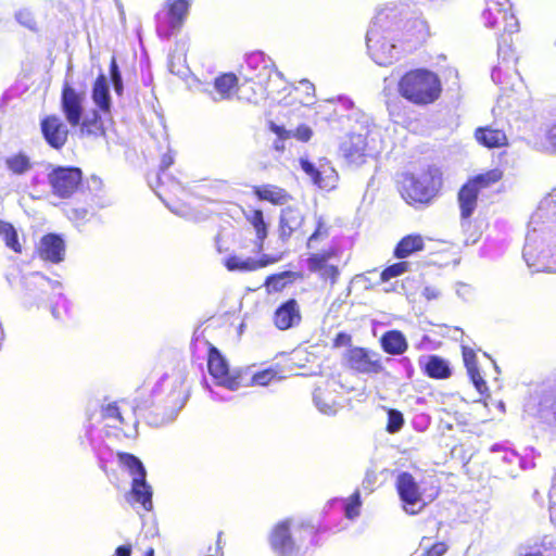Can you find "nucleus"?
Masks as SVG:
<instances>
[{"instance_id":"f257e3e1","label":"nucleus","mask_w":556,"mask_h":556,"mask_svg":"<svg viewBox=\"0 0 556 556\" xmlns=\"http://www.w3.org/2000/svg\"><path fill=\"white\" fill-rule=\"evenodd\" d=\"M522 255L535 271H556V218L545 220L541 212L532 214Z\"/></svg>"},{"instance_id":"f03ea898","label":"nucleus","mask_w":556,"mask_h":556,"mask_svg":"<svg viewBox=\"0 0 556 556\" xmlns=\"http://www.w3.org/2000/svg\"><path fill=\"white\" fill-rule=\"evenodd\" d=\"M397 92L408 103L425 108L440 100L443 93V84L439 74L431 70L410 68L400 77Z\"/></svg>"},{"instance_id":"7ed1b4c3","label":"nucleus","mask_w":556,"mask_h":556,"mask_svg":"<svg viewBox=\"0 0 556 556\" xmlns=\"http://www.w3.org/2000/svg\"><path fill=\"white\" fill-rule=\"evenodd\" d=\"M61 111L72 127H78L83 137L101 138L105 136L104 122L98 110H92L90 115L83 118L84 93L77 91L65 81L61 89Z\"/></svg>"},{"instance_id":"20e7f679","label":"nucleus","mask_w":556,"mask_h":556,"mask_svg":"<svg viewBox=\"0 0 556 556\" xmlns=\"http://www.w3.org/2000/svg\"><path fill=\"white\" fill-rule=\"evenodd\" d=\"M174 164L172 151L161 156L159 169L149 175V184L157 197L174 212L185 213L187 210L188 192L182 184L167 173Z\"/></svg>"},{"instance_id":"39448f33","label":"nucleus","mask_w":556,"mask_h":556,"mask_svg":"<svg viewBox=\"0 0 556 556\" xmlns=\"http://www.w3.org/2000/svg\"><path fill=\"white\" fill-rule=\"evenodd\" d=\"M442 184L441 170L428 167L419 176L405 174L399 191L404 201L412 206L428 205L439 194Z\"/></svg>"},{"instance_id":"423d86ee","label":"nucleus","mask_w":556,"mask_h":556,"mask_svg":"<svg viewBox=\"0 0 556 556\" xmlns=\"http://www.w3.org/2000/svg\"><path fill=\"white\" fill-rule=\"evenodd\" d=\"M503 172L492 168L473 175L459 187L456 201L462 222H469L479 206V201L484 192L501 181Z\"/></svg>"},{"instance_id":"0eeeda50","label":"nucleus","mask_w":556,"mask_h":556,"mask_svg":"<svg viewBox=\"0 0 556 556\" xmlns=\"http://www.w3.org/2000/svg\"><path fill=\"white\" fill-rule=\"evenodd\" d=\"M116 456L119 465L125 467L132 476L130 490L126 495L128 503L140 504L146 511H151L153 508V491L147 482V471L142 462L137 456L126 452H117Z\"/></svg>"},{"instance_id":"6e6552de","label":"nucleus","mask_w":556,"mask_h":556,"mask_svg":"<svg viewBox=\"0 0 556 556\" xmlns=\"http://www.w3.org/2000/svg\"><path fill=\"white\" fill-rule=\"evenodd\" d=\"M482 21L485 27L495 30L500 36L513 34L519 29V22L509 0H486Z\"/></svg>"},{"instance_id":"1a4fd4ad","label":"nucleus","mask_w":556,"mask_h":556,"mask_svg":"<svg viewBox=\"0 0 556 556\" xmlns=\"http://www.w3.org/2000/svg\"><path fill=\"white\" fill-rule=\"evenodd\" d=\"M190 2L188 0H168L162 11L156 13V31L160 37L169 38L179 31L189 14Z\"/></svg>"},{"instance_id":"9d476101","label":"nucleus","mask_w":556,"mask_h":556,"mask_svg":"<svg viewBox=\"0 0 556 556\" xmlns=\"http://www.w3.org/2000/svg\"><path fill=\"white\" fill-rule=\"evenodd\" d=\"M344 367L354 374L379 375L383 372L384 366L381 356L367 348L353 346L345 351L342 357Z\"/></svg>"},{"instance_id":"9b49d317","label":"nucleus","mask_w":556,"mask_h":556,"mask_svg":"<svg viewBox=\"0 0 556 556\" xmlns=\"http://www.w3.org/2000/svg\"><path fill=\"white\" fill-rule=\"evenodd\" d=\"M48 182L53 195L70 199L83 184V170L76 166H55L48 173Z\"/></svg>"},{"instance_id":"f8f14e48","label":"nucleus","mask_w":556,"mask_h":556,"mask_svg":"<svg viewBox=\"0 0 556 556\" xmlns=\"http://www.w3.org/2000/svg\"><path fill=\"white\" fill-rule=\"evenodd\" d=\"M245 62L251 68V73H245V84H249V88L253 91V96L248 98V100L257 103L260 100L269 96L267 86L265 85L269 68L262 53H250L245 58Z\"/></svg>"},{"instance_id":"ddd939ff","label":"nucleus","mask_w":556,"mask_h":556,"mask_svg":"<svg viewBox=\"0 0 556 556\" xmlns=\"http://www.w3.org/2000/svg\"><path fill=\"white\" fill-rule=\"evenodd\" d=\"M395 489L402 507L407 514L416 515L425 508L426 502L422 500L421 490L412 473L407 471L399 473Z\"/></svg>"},{"instance_id":"4468645a","label":"nucleus","mask_w":556,"mask_h":556,"mask_svg":"<svg viewBox=\"0 0 556 556\" xmlns=\"http://www.w3.org/2000/svg\"><path fill=\"white\" fill-rule=\"evenodd\" d=\"M300 166L318 188L326 191L336 189L339 175L331 162L326 157H320L316 162L300 159Z\"/></svg>"},{"instance_id":"2eb2a0df","label":"nucleus","mask_w":556,"mask_h":556,"mask_svg":"<svg viewBox=\"0 0 556 556\" xmlns=\"http://www.w3.org/2000/svg\"><path fill=\"white\" fill-rule=\"evenodd\" d=\"M341 250L338 245H330L321 252H315L307 258V266L312 273H317L320 279L329 281L331 285L337 283L340 276L339 266L331 264V260H339Z\"/></svg>"},{"instance_id":"dca6fc26","label":"nucleus","mask_w":556,"mask_h":556,"mask_svg":"<svg viewBox=\"0 0 556 556\" xmlns=\"http://www.w3.org/2000/svg\"><path fill=\"white\" fill-rule=\"evenodd\" d=\"M207 370L216 384L229 390H236L240 387V376L230 372L228 363L214 345L208 348Z\"/></svg>"},{"instance_id":"f3484780","label":"nucleus","mask_w":556,"mask_h":556,"mask_svg":"<svg viewBox=\"0 0 556 556\" xmlns=\"http://www.w3.org/2000/svg\"><path fill=\"white\" fill-rule=\"evenodd\" d=\"M305 215L299 204L287 205L281 210L278 224V236L288 241L292 236L305 235Z\"/></svg>"},{"instance_id":"a211bd4d","label":"nucleus","mask_w":556,"mask_h":556,"mask_svg":"<svg viewBox=\"0 0 556 556\" xmlns=\"http://www.w3.org/2000/svg\"><path fill=\"white\" fill-rule=\"evenodd\" d=\"M40 131L47 144L55 150H61L68 141L70 129L56 114L40 119Z\"/></svg>"},{"instance_id":"6ab92c4d","label":"nucleus","mask_w":556,"mask_h":556,"mask_svg":"<svg viewBox=\"0 0 556 556\" xmlns=\"http://www.w3.org/2000/svg\"><path fill=\"white\" fill-rule=\"evenodd\" d=\"M302 323V309L295 299H288L280 303L274 314L273 324L281 331L298 327Z\"/></svg>"},{"instance_id":"aec40b11","label":"nucleus","mask_w":556,"mask_h":556,"mask_svg":"<svg viewBox=\"0 0 556 556\" xmlns=\"http://www.w3.org/2000/svg\"><path fill=\"white\" fill-rule=\"evenodd\" d=\"M367 150V136L363 134H350L339 148L342 157L350 164L364 163Z\"/></svg>"},{"instance_id":"412c9836","label":"nucleus","mask_w":556,"mask_h":556,"mask_svg":"<svg viewBox=\"0 0 556 556\" xmlns=\"http://www.w3.org/2000/svg\"><path fill=\"white\" fill-rule=\"evenodd\" d=\"M286 94L279 101V105L299 109L309 104L315 98V87L308 81H301L299 86H290L283 89Z\"/></svg>"},{"instance_id":"4be33fe9","label":"nucleus","mask_w":556,"mask_h":556,"mask_svg":"<svg viewBox=\"0 0 556 556\" xmlns=\"http://www.w3.org/2000/svg\"><path fill=\"white\" fill-rule=\"evenodd\" d=\"M271 548L281 556H289L295 549V542L291 535L290 521L282 520L276 523L269 535Z\"/></svg>"},{"instance_id":"5701e85b","label":"nucleus","mask_w":556,"mask_h":556,"mask_svg":"<svg viewBox=\"0 0 556 556\" xmlns=\"http://www.w3.org/2000/svg\"><path fill=\"white\" fill-rule=\"evenodd\" d=\"M36 251L41 260L58 264L64 260L65 243L61 236L47 233L41 237Z\"/></svg>"},{"instance_id":"b1692460","label":"nucleus","mask_w":556,"mask_h":556,"mask_svg":"<svg viewBox=\"0 0 556 556\" xmlns=\"http://www.w3.org/2000/svg\"><path fill=\"white\" fill-rule=\"evenodd\" d=\"M463 362L467 370V375L475 386L476 390L485 396H490V390L486 381L483 379L478 367V358L473 349L470 346H462Z\"/></svg>"},{"instance_id":"393cba45","label":"nucleus","mask_w":556,"mask_h":556,"mask_svg":"<svg viewBox=\"0 0 556 556\" xmlns=\"http://www.w3.org/2000/svg\"><path fill=\"white\" fill-rule=\"evenodd\" d=\"M252 192L258 201L268 202L275 206L286 205L292 200L290 192L273 184L253 186Z\"/></svg>"},{"instance_id":"a878e982","label":"nucleus","mask_w":556,"mask_h":556,"mask_svg":"<svg viewBox=\"0 0 556 556\" xmlns=\"http://www.w3.org/2000/svg\"><path fill=\"white\" fill-rule=\"evenodd\" d=\"M419 366L425 376L434 380H446L453 374L448 361L437 354L428 355Z\"/></svg>"},{"instance_id":"bb28decb","label":"nucleus","mask_w":556,"mask_h":556,"mask_svg":"<svg viewBox=\"0 0 556 556\" xmlns=\"http://www.w3.org/2000/svg\"><path fill=\"white\" fill-rule=\"evenodd\" d=\"M248 222L250 224L249 233H253V238L249 239L252 251L258 253L263 250L264 241L267 238L268 224L265 222L261 210L252 211Z\"/></svg>"},{"instance_id":"cd10ccee","label":"nucleus","mask_w":556,"mask_h":556,"mask_svg":"<svg viewBox=\"0 0 556 556\" xmlns=\"http://www.w3.org/2000/svg\"><path fill=\"white\" fill-rule=\"evenodd\" d=\"M91 98L98 111L103 114H111V96L108 79L104 74H99L92 85Z\"/></svg>"},{"instance_id":"c85d7f7f","label":"nucleus","mask_w":556,"mask_h":556,"mask_svg":"<svg viewBox=\"0 0 556 556\" xmlns=\"http://www.w3.org/2000/svg\"><path fill=\"white\" fill-rule=\"evenodd\" d=\"M476 140L489 149L503 148L508 144V138L503 129L492 126L478 127L475 130Z\"/></svg>"},{"instance_id":"c756f323","label":"nucleus","mask_w":556,"mask_h":556,"mask_svg":"<svg viewBox=\"0 0 556 556\" xmlns=\"http://www.w3.org/2000/svg\"><path fill=\"white\" fill-rule=\"evenodd\" d=\"M301 279H303L301 273L287 270L267 276L264 286L268 294L279 293Z\"/></svg>"},{"instance_id":"7c9ffc66","label":"nucleus","mask_w":556,"mask_h":556,"mask_svg":"<svg viewBox=\"0 0 556 556\" xmlns=\"http://www.w3.org/2000/svg\"><path fill=\"white\" fill-rule=\"evenodd\" d=\"M268 129L274 132L280 141H286L295 138L301 142H307L313 136V130L309 126L302 124L299 125L294 131L286 129L283 125H278L274 121L267 122Z\"/></svg>"},{"instance_id":"2f4dec72","label":"nucleus","mask_w":556,"mask_h":556,"mask_svg":"<svg viewBox=\"0 0 556 556\" xmlns=\"http://www.w3.org/2000/svg\"><path fill=\"white\" fill-rule=\"evenodd\" d=\"M380 345L389 355H401L408 349V342L400 330H388L380 338Z\"/></svg>"},{"instance_id":"473e14b6","label":"nucleus","mask_w":556,"mask_h":556,"mask_svg":"<svg viewBox=\"0 0 556 556\" xmlns=\"http://www.w3.org/2000/svg\"><path fill=\"white\" fill-rule=\"evenodd\" d=\"M367 48L371 59L380 66L390 65L394 59V45L384 40L367 39Z\"/></svg>"},{"instance_id":"72a5a7b5","label":"nucleus","mask_w":556,"mask_h":556,"mask_svg":"<svg viewBox=\"0 0 556 556\" xmlns=\"http://www.w3.org/2000/svg\"><path fill=\"white\" fill-rule=\"evenodd\" d=\"M425 249V239L419 233H409L404 236L395 245L393 255L396 258L404 260L416 252Z\"/></svg>"},{"instance_id":"f704fd0d","label":"nucleus","mask_w":556,"mask_h":556,"mask_svg":"<svg viewBox=\"0 0 556 556\" xmlns=\"http://www.w3.org/2000/svg\"><path fill=\"white\" fill-rule=\"evenodd\" d=\"M333 225L329 217L318 215L315 217V227L313 232L307 237L306 247L308 249H317L329 237Z\"/></svg>"},{"instance_id":"c9c22d12","label":"nucleus","mask_w":556,"mask_h":556,"mask_svg":"<svg viewBox=\"0 0 556 556\" xmlns=\"http://www.w3.org/2000/svg\"><path fill=\"white\" fill-rule=\"evenodd\" d=\"M517 556H556V539L552 535H543Z\"/></svg>"},{"instance_id":"e433bc0d","label":"nucleus","mask_w":556,"mask_h":556,"mask_svg":"<svg viewBox=\"0 0 556 556\" xmlns=\"http://www.w3.org/2000/svg\"><path fill=\"white\" fill-rule=\"evenodd\" d=\"M101 418L105 422V428L116 430V432H113L114 435H117V432L119 431H124V425L126 421L124 413L117 403H110L103 406L101 409Z\"/></svg>"},{"instance_id":"4c0bfd02","label":"nucleus","mask_w":556,"mask_h":556,"mask_svg":"<svg viewBox=\"0 0 556 556\" xmlns=\"http://www.w3.org/2000/svg\"><path fill=\"white\" fill-rule=\"evenodd\" d=\"M4 165L14 176H23L33 169V162L29 155L23 151L7 156Z\"/></svg>"},{"instance_id":"58836bf2","label":"nucleus","mask_w":556,"mask_h":556,"mask_svg":"<svg viewBox=\"0 0 556 556\" xmlns=\"http://www.w3.org/2000/svg\"><path fill=\"white\" fill-rule=\"evenodd\" d=\"M538 417L542 424L556 427V394H546L539 403Z\"/></svg>"},{"instance_id":"ea45409f","label":"nucleus","mask_w":556,"mask_h":556,"mask_svg":"<svg viewBox=\"0 0 556 556\" xmlns=\"http://www.w3.org/2000/svg\"><path fill=\"white\" fill-rule=\"evenodd\" d=\"M214 87L219 99H230L239 90L238 78L232 73H224L215 78Z\"/></svg>"},{"instance_id":"a19ab883","label":"nucleus","mask_w":556,"mask_h":556,"mask_svg":"<svg viewBox=\"0 0 556 556\" xmlns=\"http://www.w3.org/2000/svg\"><path fill=\"white\" fill-rule=\"evenodd\" d=\"M431 263L439 267L456 265L458 256L453 245L443 244L439 250L431 253Z\"/></svg>"},{"instance_id":"79ce46f5","label":"nucleus","mask_w":556,"mask_h":556,"mask_svg":"<svg viewBox=\"0 0 556 556\" xmlns=\"http://www.w3.org/2000/svg\"><path fill=\"white\" fill-rule=\"evenodd\" d=\"M175 389L172 392L175 404L184 405L190 394V388L187 384V375L185 372H177L173 377Z\"/></svg>"},{"instance_id":"37998d69","label":"nucleus","mask_w":556,"mask_h":556,"mask_svg":"<svg viewBox=\"0 0 556 556\" xmlns=\"http://www.w3.org/2000/svg\"><path fill=\"white\" fill-rule=\"evenodd\" d=\"M0 236L8 248L13 250L15 253L22 252V245L18 242L17 232L11 223L0 219Z\"/></svg>"},{"instance_id":"c03bdc74","label":"nucleus","mask_w":556,"mask_h":556,"mask_svg":"<svg viewBox=\"0 0 556 556\" xmlns=\"http://www.w3.org/2000/svg\"><path fill=\"white\" fill-rule=\"evenodd\" d=\"M409 270V263L407 261H400L390 266H387L379 276L380 282H388L393 278H397Z\"/></svg>"},{"instance_id":"a18cd8bd","label":"nucleus","mask_w":556,"mask_h":556,"mask_svg":"<svg viewBox=\"0 0 556 556\" xmlns=\"http://www.w3.org/2000/svg\"><path fill=\"white\" fill-rule=\"evenodd\" d=\"M277 370L274 368H266L263 370H260L251 377L250 384L255 387H266L268 386L274 379L277 378Z\"/></svg>"},{"instance_id":"49530a36","label":"nucleus","mask_w":556,"mask_h":556,"mask_svg":"<svg viewBox=\"0 0 556 556\" xmlns=\"http://www.w3.org/2000/svg\"><path fill=\"white\" fill-rule=\"evenodd\" d=\"M403 426H404L403 414L395 408H390L388 410V420H387L386 430L389 433H396L402 429Z\"/></svg>"},{"instance_id":"de8ad7c7","label":"nucleus","mask_w":556,"mask_h":556,"mask_svg":"<svg viewBox=\"0 0 556 556\" xmlns=\"http://www.w3.org/2000/svg\"><path fill=\"white\" fill-rule=\"evenodd\" d=\"M362 506L361 494L358 491H355L350 497L346 500L344 505V514L349 519H353L359 515Z\"/></svg>"},{"instance_id":"09e8293b","label":"nucleus","mask_w":556,"mask_h":556,"mask_svg":"<svg viewBox=\"0 0 556 556\" xmlns=\"http://www.w3.org/2000/svg\"><path fill=\"white\" fill-rule=\"evenodd\" d=\"M276 262V258L262 254L258 258H245V270H255L261 267H265Z\"/></svg>"},{"instance_id":"8fccbe9b","label":"nucleus","mask_w":556,"mask_h":556,"mask_svg":"<svg viewBox=\"0 0 556 556\" xmlns=\"http://www.w3.org/2000/svg\"><path fill=\"white\" fill-rule=\"evenodd\" d=\"M110 74L116 93L121 94L123 92V80L115 58H112L110 62Z\"/></svg>"},{"instance_id":"3c124183","label":"nucleus","mask_w":556,"mask_h":556,"mask_svg":"<svg viewBox=\"0 0 556 556\" xmlns=\"http://www.w3.org/2000/svg\"><path fill=\"white\" fill-rule=\"evenodd\" d=\"M447 551V543L444 541H438L426 547L419 556H443Z\"/></svg>"},{"instance_id":"603ef678","label":"nucleus","mask_w":556,"mask_h":556,"mask_svg":"<svg viewBox=\"0 0 556 556\" xmlns=\"http://www.w3.org/2000/svg\"><path fill=\"white\" fill-rule=\"evenodd\" d=\"M352 336L348 332L341 331L336 334V337L332 340V348L338 349L342 346L346 348H353L352 346Z\"/></svg>"},{"instance_id":"864d4df0","label":"nucleus","mask_w":556,"mask_h":556,"mask_svg":"<svg viewBox=\"0 0 556 556\" xmlns=\"http://www.w3.org/2000/svg\"><path fill=\"white\" fill-rule=\"evenodd\" d=\"M545 139L549 148L556 152V121L547 127Z\"/></svg>"},{"instance_id":"5fc2aeb1","label":"nucleus","mask_w":556,"mask_h":556,"mask_svg":"<svg viewBox=\"0 0 556 556\" xmlns=\"http://www.w3.org/2000/svg\"><path fill=\"white\" fill-rule=\"evenodd\" d=\"M225 266L229 270L243 269V261L237 256H230L225 261Z\"/></svg>"},{"instance_id":"6e6d98bb","label":"nucleus","mask_w":556,"mask_h":556,"mask_svg":"<svg viewBox=\"0 0 556 556\" xmlns=\"http://www.w3.org/2000/svg\"><path fill=\"white\" fill-rule=\"evenodd\" d=\"M548 211H549L548 218H556V188L549 194Z\"/></svg>"},{"instance_id":"4d7b16f0","label":"nucleus","mask_w":556,"mask_h":556,"mask_svg":"<svg viewBox=\"0 0 556 556\" xmlns=\"http://www.w3.org/2000/svg\"><path fill=\"white\" fill-rule=\"evenodd\" d=\"M201 188L203 190H205L206 192H208V194L206 195H203L204 198H206L207 200H214L213 197L214 195H217V190H216V187L211 185V184H207V185H202Z\"/></svg>"},{"instance_id":"13d9d810","label":"nucleus","mask_w":556,"mask_h":556,"mask_svg":"<svg viewBox=\"0 0 556 556\" xmlns=\"http://www.w3.org/2000/svg\"><path fill=\"white\" fill-rule=\"evenodd\" d=\"M131 546L130 545H121L115 549V556H130Z\"/></svg>"},{"instance_id":"bf43d9fd","label":"nucleus","mask_w":556,"mask_h":556,"mask_svg":"<svg viewBox=\"0 0 556 556\" xmlns=\"http://www.w3.org/2000/svg\"><path fill=\"white\" fill-rule=\"evenodd\" d=\"M153 555H154V549H153L152 547H149V548L144 552V554H143V556H153Z\"/></svg>"},{"instance_id":"052dcab7","label":"nucleus","mask_w":556,"mask_h":556,"mask_svg":"<svg viewBox=\"0 0 556 556\" xmlns=\"http://www.w3.org/2000/svg\"><path fill=\"white\" fill-rule=\"evenodd\" d=\"M93 181H94L96 184H98L99 186H101V185H102V182H101V180H100V179L93 178Z\"/></svg>"},{"instance_id":"680f3d73","label":"nucleus","mask_w":556,"mask_h":556,"mask_svg":"<svg viewBox=\"0 0 556 556\" xmlns=\"http://www.w3.org/2000/svg\"><path fill=\"white\" fill-rule=\"evenodd\" d=\"M220 536H222V533H218L217 544L219 543Z\"/></svg>"}]
</instances>
